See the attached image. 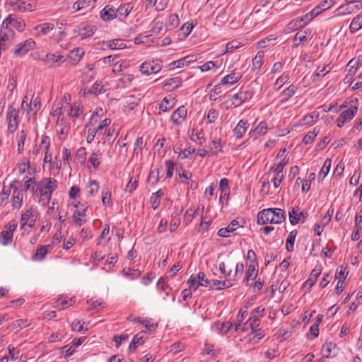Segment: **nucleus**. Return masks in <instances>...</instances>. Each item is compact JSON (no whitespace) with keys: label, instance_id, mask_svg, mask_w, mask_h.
Wrapping results in <instances>:
<instances>
[{"label":"nucleus","instance_id":"f257e3e1","mask_svg":"<svg viewBox=\"0 0 362 362\" xmlns=\"http://www.w3.org/2000/svg\"><path fill=\"white\" fill-rule=\"evenodd\" d=\"M259 324V318H248V320L241 324L239 322L238 324H235L230 321L226 320H219L216 324V329L223 334H226L230 329H234L235 331H246L249 328L252 330V332L254 333L256 332L255 330V326H258Z\"/></svg>","mask_w":362,"mask_h":362},{"label":"nucleus","instance_id":"f03ea898","mask_svg":"<svg viewBox=\"0 0 362 362\" xmlns=\"http://www.w3.org/2000/svg\"><path fill=\"white\" fill-rule=\"evenodd\" d=\"M286 219L285 211L279 208H269L263 209L257 214V224L265 225L267 223L279 224Z\"/></svg>","mask_w":362,"mask_h":362},{"label":"nucleus","instance_id":"7ed1b4c3","mask_svg":"<svg viewBox=\"0 0 362 362\" xmlns=\"http://www.w3.org/2000/svg\"><path fill=\"white\" fill-rule=\"evenodd\" d=\"M57 188V181L50 177L43 178L38 184L35 192L40 194V202L43 204H48L51 199L52 192Z\"/></svg>","mask_w":362,"mask_h":362},{"label":"nucleus","instance_id":"20e7f679","mask_svg":"<svg viewBox=\"0 0 362 362\" xmlns=\"http://www.w3.org/2000/svg\"><path fill=\"white\" fill-rule=\"evenodd\" d=\"M39 213L36 207L33 206H30L25 211L21 214L20 220L21 230L23 231V234L25 233L26 226L30 228L34 227Z\"/></svg>","mask_w":362,"mask_h":362},{"label":"nucleus","instance_id":"39448f33","mask_svg":"<svg viewBox=\"0 0 362 362\" xmlns=\"http://www.w3.org/2000/svg\"><path fill=\"white\" fill-rule=\"evenodd\" d=\"M162 69V62L158 59L146 61L140 66V71L142 74L148 76L159 72Z\"/></svg>","mask_w":362,"mask_h":362},{"label":"nucleus","instance_id":"423d86ee","mask_svg":"<svg viewBox=\"0 0 362 362\" xmlns=\"http://www.w3.org/2000/svg\"><path fill=\"white\" fill-rule=\"evenodd\" d=\"M35 45L36 43L32 38L27 39L15 46L13 54L17 57H23L29 51L34 49Z\"/></svg>","mask_w":362,"mask_h":362},{"label":"nucleus","instance_id":"0eeeda50","mask_svg":"<svg viewBox=\"0 0 362 362\" xmlns=\"http://www.w3.org/2000/svg\"><path fill=\"white\" fill-rule=\"evenodd\" d=\"M7 119L8 131L13 133L17 129L20 122L18 110L16 108H13L12 106L9 107L7 113Z\"/></svg>","mask_w":362,"mask_h":362},{"label":"nucleus","instance_id":"6e6552de","mask_svg":"<svg viewBox=\"0 0 362 362\" xmlns=\"http://www.w3.org/2000/svg\"><path fill=\"white\" fill-rule=\"evenodd\" d=\"M358 107L355 105H351L350 107L344 110L337 119V124L339 127H341L346 122L351 120L356 115Z\"/></svg>","mask_w":362,"mask_h":362},{"label":"nucleus","instance_id":"1a4fd4ad","mask_svg":"<svg viewBox=\"0 0 362 362\" xmlns=\"http://www.w3.org/2000/svg\"><path fill=\"white\" fill-rule=\"evenodd\" d=\"M9 25H11L20 32L23 31L26 26L25 23L23 20L12 14L8 16V17L6 18L3 21L4 28H8Z\"/></svg>","mask_w":362,"mask_h":362},{"label":"nucleus","instance_id":"9d476101","mask_svg":"<svg viewBox=\"0 0 362 362\" xmlns=\"http://www.w3.org/2000/svg\"><path fill=\"white\" fill-rule=\"evenodd\" d=\"M253 93L250 90L240 91L235 94L232 98V105L235 107H239L243 103L252 98Z\"/></svg>","mask_w":362,"mask_h":362},{"label":"nucleus","instance_id":"9b49d317","mask_svg":"<svg viewBox=\"0 0 362 362\" xmlns=\"http://www.w3.org/2000/svg\"><path fill=\"white\" fill-rule=\"evenodd\" d=\"M97 30V28L94 25L81 24L75 30V33L78 32V36L81 40H83L91 37Z\"/></svg>","mask_w":362,"mask_h":362},{"label":"nucleus","instance_id":"f8f14e48","mask_svg":"<svg viewBox=\"0 0 362 362\" xmlns=\"http://www.w3.org/2000/svg\"><path fill=\"white\" fill-rule=\"evenodd\" d=\"M74 298H70L68 296L62 295L57 300L54 302V308L59 310L66 309L75 303Z\"/></svg>","mask_w":362,"mask_h":362},{"label":"nucleus","instance_id":"ddd939ff","mask_svg":"<svg viewBox=\"0 0 362 362\" xmlns=\"http://www.w3.org/2000/svg\"><path fill=\"white\" fill-rule=\"evenodd\" d=\"M249 127L247 120L240 119L233 129V136L236 139H241Z\"/></svg>","mask_w":362,"mask_h":362},{"label":"nucleus","instance_id":"4468645a","mask_svg":"<svg viewBox=\"0 0 362 362\" xmlns=\"http://www.w3.org/2000/svg\"><path fill=\"white\" fill-rule=\"evenodd\" d=\"M334 4L335 0H323L310 12V14L312 17H315L322 11L329 9Z\"/></svg>","mask_w":362,"mask_h":362},{"label":"nucleus","instance_id":"2eb2a0df","mask_svg":"<svg viewBox=\"0 0 362 362\" xmlns=\"http://www.w3.org/2000/svg\"><path fill=\"white\" fill-rule=\"evenodd\" d=\"M242 78V74L233 70L230 74L225 76L221 81V84L231 86L237 83Z\"/></svg>","mask_w":362,"mask_h":362},{"label":"nucleus","instance_id":"dca6fc26","mask_svg":"<svg viewBox=\"0 0 362 362\" xmlns=\"http://www.w3.org/2000/svg\"><path fill=\"white\" fill-rule=\"evenodd\" d=\"M187 109L185 106L179 107L171 115V119L173 123L177 125L181 124L184 120H185L187 117Z\"/></svg>","mask_w":362,"mask_h":362},{"label":"nucleus","instance_id":"f3484780","mask_svg":"<svg viewBox=\"0 0 362 362\" xmlns=\"http://www.w3.org/2000/svg\"><path fill=\"white\" fill-rule=\"evenodd\" d=\"M11 187L14 189L12 196V207L19 209L23 204V194L22 191L18 190L13 184H11Z\"/></svg>","mask_w":362,"mask_h":362},{"label":"nucleus","instance_id":"a211bd4d","mask_svg":"<svg viewBox=\"0 0 362 362\" xmlns=\"http://www.w3.org/2000/svg\"><path fill=\"white\" fill-rule=\"evenodd\" d=\"M239 226V221L234 219L228 225L227 227L219 229L218 231V235L223 238L228 237V233L234 232Z\"/></svg>","mask_w":362,"mask_h":362},{"label":"nucleus","instance_id":"6ab92c4d","mask_svg":"<svg viewBox=\"0 0 362 362\" xmlns=\"http://www.w3.org/2000/svg\"><path fill=\"white\" fill-rule=\"evenodd\" d=\"M132 9L133 6L130 3L121 4L115 10L117 18L118 17L120 21H123V19L126 18L129 16Z\"/></svg>","mask_w":362,"mask_h":362},{"label":"nucleus","instance_id":"aec40b11","mask_svg":"<svg viewBox=\"0 0 362 362\" xmlns=\"http://www.w3.org/2000/svg\"><path fill=\"white\" fill-rule=\"evenodd\" d=\"M288 217L290 223L292 225H296L299 222H304L307 216L303 211L298 213L294 208L288 211Z\"/></svg>","mask_w":362,"mask_h":362},{"label":"nucleus","instance_id":"412c9836","mask_svg":"<svg viewBox=\"0 0 362 362\" xmlns=\"http://www.w3.org/2000/svg\"><path fill=\"white\" fill-rule=\"evenodd\" d=\"M114 7L111 5H107L101 11L100 17L104 21H110L117 18V13Z\"/></svg>","mask_w":362,"mask_h":362},{"label":"nucleus","instance_id":"4be33fe9","mask_svg":"<svg viewBox=\"0 0 362 362\" xmlns=\"http://www.w3.org/2000/svg\"><path fill=\"white\" fill-rule=\"evenodd\" d=\"M34 6L33 4L26 3L22 0H17L12 4L13 10L20 12L32 11Z\"/></svg>","mask_w":362,"mask_h":362},{"label":"nucleus","instance_id":"5701e85b","mask_svg":"<svg viewBox=\"0 0 362 362\" xmlns=\"http://www.w3.org/2000/svg\"><path fill=\"white\" fill-rule=\"evenodd\" d=\"M322 265H317L311 272L310 276L308 280L304 283V286H308L309 288H311L317 281V277L320 275L322 272Z\"/></svg>","mask_w":362,"mask_h":362},{"label":"nucleus","instance_id":"b1692460","mask_svg":"<svg viewBox=\"0 0 362 362\" xmlns=\"http://www.w3.org/2000/svg\"><path fill=\"white\" fill-rule=\"evenodd\" d=\"M296 90L297 87L293 84L284 89L279 95V98H281L280 103L283 104L288 101L296 93Z\"/></svg>","mask_w":362,"mask_h":362},{"label":"nucleus","instance_id":"393cba45","mask_svg":"<svg viewBox=\"0 0 362 362\" xmlns=\"http://www.w3.org/2000/svg\"><path fill=\"white\" fill-rule=\"evenodd\" d=\"M267 129L268 127L267 122L262 121L252 131L250 132V137H253L256 139L259 136L264 135L267 133Z\"/></svg>","mask_w":362,"mask_h":362},{"label":"nucleus","instance_id":"a878e982","mask_svg":"<svg viewBox=\"0 0 362 362\" xmlns=\"http://www.w3.org/2000/svg\"><path fill=\"white\" fill-rule=\"evenodd\" d=\"M258 271L255 269V265L252 263L247 266V269L245 273V277L244 281H245L246 286H251L252 284L250 283V281L255 280L257 276Z\"/></svg>","mask_w":362,"mask_h":362},{"label":"nucleus","instance_id":"bb28decb","mask_svg":"<svg viewBox=\"0 0 362 362\" xmlns=\"http://www.w3.org/2000/svg\"><path fill=\"white\" fill-rule=\"evenodd\" d=\"M64 56L57 55L56 56L52 53H47L44 59L45 62L49 66H58L64 61Z\"/></svg>","mask_w":362,"mask_h":362},{"label":"nucleus","instance_id":"cd10ccee","mask_svg":"<svg viewBox=\"0 0 362 362\" xmlns=\"http://www.w3.org/2000/svg\"><path fill=\"white\" fill-rule=\"evenodd\" d=\"M145 335L146 332L141 331L137 333L132 339L131 344L129 346V349L130 351H135L137 346L140 344H143L145 341Z\"/></svg>","mask_w":362,"mask_h":362},{"label":"nucleus","instance_id":"c85d7f7f","mask_svg":"<svg viewBox=\"0 0 362 362\" xmlns=\"http://www.w3.org/2000/svg\"><path fill=\"white\" fill-rule=\"evenodd\" d=\"M54 28V24L51 23H44L42 24H39L34 27V30L38 31L37 35H46L50 31H52Z\"/></svg>","mask_w":362,"mask_h":362},{"label":"nucleus","instance_id":"c756f323","mask_svg":"<svg viewBox=\"0 0 362 362\" xmlns=\"http://www.w3.org/2000/svg\"><path fill=\"white\" fill-rule=\"evenodd\" d=\"M319 115L318 112L313 111L311 113L305 115L304 117L300 120V124L312 125L315 124L319 117Z\"/></svg>","mask_w":362,"mask_h":362},{"label":"nucleus","instance_id":"7c9ffc66","mask_svg":"<svg viewBox=\"0 0 362 362\" xmlns=\"http://www.w3.org/2000/svg\"><path fill=\"white\" fill-rule=\"evenodd\" d=\"M88 324H86L82 320H75L71 323V329L74 332L85 333L88 330Z\"/></svg>","mask_w":362,"mask_h":362},{"label":"nucleus","instance_id":"2f4dec72","mask_svg":"<svg viewBox=\"0 0 362 362\" xmlns=\"http://www.w3.org/2000/svg\"><path fill=\"white\" fill-rule=\"evenodd\" d=\"M362 28V13L357 15L353 18L349 25V30L355 33Z\"/></svg>","mask_w":362,"mask_h":362},{"label":"nucleus","instance_id":"473e14b6","mask_svg":"<svg viewBox=\"0 0 362 362\" xmlns=\"http://www.w3.org/2000/svg\"><path fill=\"white\" fill-rule=\"evenodd\" d=\"M11 42V35L1 30L0 32V49L5 51L10 47Z\"/></svg>","mask_w":362,"mask_h":362},{"label":"nucleus","instance_id":"72a5a7b5","mask_svg":"<svg viewBox=\"0 0 362 362\" xmlns=\"http://www.w3.org/2000/svg\"><path fill=\"white\" fill-rule=\"evenodd\" d=\"M322 318H317L316 322L310 327L309 332L307 334V337L309 339H314L319 335V325L322 322Z\"/></svg>","mask_w":362,"mask_h":362},{"label":"nucleus","instance_id":"f704fd0d","mask_svg":"<svg viewBox=\"0 0 362 362\" xmlns=\"http://www.w3.org/2000/svg\"><path fill=\"white\" fill-rule=\"evenodd\" d=\"M136 320H138L139 322L144 325L147 331L149 332H154L158 327V322H154L152 318H150L149 320L143 319L142 320H140L139 318H134V321H136Z\"/></svg>","mask_w":362,"mask_h":362},{"label":"nucleus","instance_id":"c9c22d12","mask_svg":"<svg viewBox=\"0 0 362 362\" xmlns=\"http://www.w3.org/2000/svg\"><path fill=\"white\" fill-rule=\"evenodd\" d=\"M51 247L50 245H42L36 250V252L33 256V259L35 261L42 260L48 252V250Z\"/></svg>","mask_w":362,"mask_h":362},{"label":"nucleus","instance_id":"e433bc0d","mask_svg":"<svg viewBox=\"0 0 362 362\" xmlns=\"http://www.w3.org/2000/svg\"><path fill=\"white\" fill-rule=\"evenodd\" d=\"M297 230L291 231L287 237L286 243V249L288 252H291L294 250V243L297 235Z\"/></svg>","mask_w":362,"mask_h":362},{"label":"nucleus","instance_id":"4c0bfd02","mask_svg":"<svg viewBox=\"0 0 362 362\" xmlns=\"http://www.w3.org/2000/svg\"><path fill=\"white\" fill-rule=\"evenodd\" d=\"M264 57L263 52L259 51L255 57L252 59V70L258 71L262 65V58Z\"/></svg>","mask_w":362,"mask_h":362},{"label":"nucleus","instance_id":"58836bf2","mask_svg":"<svg viewBox=\"0 0 362 362\" xmlns=\"http://www.w3.org/2000/svg\"><path fill=\"white\" fill-rule=\"evenodd\" d=\"M21 107V110L27 114H30V112L34 111V108L32 107L31 100L30 99L29 93H27L26 95L23 98Z\"/></svg>","mask_w":362,"mask_h":362},{"label":"nucleus","instance_id":"ea45409f","mask_svg":"<svg viewBox=\"0 0 362 362\" xmlns=\"http://www.w3.org/2000/svg\"><path fill=\"white\" fill-rule=\"evenodd\" d=\"M193 58V56H187L179 60L175 61L170 64L173 65L172 69L181 68L184 67L185 66L189 65L192 62L194 61Z\"/></svg>","mask_w":362,"mask_h":362},{"label":"nucleus","instance_id":"a19ab883","mask_svg":"<svg viewBox=\"0 0 362 362\" xmlns=\"http://www.w3.org/2000/svg\"><path fill=\"white\" fill-rule=\"evenodd\" d=\"M102 153L98 151L93 152L88 158V162L93 165L95 169H98L101 160Z\"/></svg>","mask_w":362,"mask_h":362},{"label":"nucleus","instance_id":"79ce46f5","mask_svg":"<svg viewBox=\"0 0 362 362\" xmlns=\"http://www.w3.org/2000/svg\"><path fill=\"white\" fill-rule=\"evenodd\" d=\"M233 285L232 280L228 281H218V280H213L212 281V288H216V290H221L225 288H230Z\"/></svg>","mask_w":362,"mask_h":362},{"label":"nucleus","instance_id":"37998d69","mask_svg":"<svg viewBox=\"0 0 362 362\" xmlns=\"http://www.w3.org/2000/svg\"><path fill=\"white\" fill-rule=\"evenodd\" d=\"M18 151L22 153L24 150V144L26 139V133L24 130H21L17 134Z\"/></svg>","mask_w":362,"mask_h":362},{"label":"nucleus","instance_id":"c03bdc74","mask_svg":"<svg viewBox=\"0 0 362 362\" xmlns=\"http://www.w3.org/2000/svg\"><path fill=\"white\" fill-rule=\"evenodd\" d=\"M138 182L139 175H137L134 178L132 177L126 186L125 192H128L129 194H132V192L137 188Z\"/></svg>","mask_w":362,"mask_h":362},{"label":"nucleus","instance_id":"a18cd8bd","mask_svg":"<svg viewBox=\"0 0 362 362\" xmlns=\"http://www.w3.org/2000/svg\"><path fill=\"white\" fill-rule=\"evenodd\" d=\"M182 84V80L180 77L168 78L165 81L164 86L170 87L173 90L177 88Z\"/></svg>","mask_w":362,"mask_h":362},{"label":"nucleus","instance_id":"49530a36","mask_svg":"<svg viewBox=\"0 0 362 362\" xmlns=\"http://www.w3.org/2000/svg\"><path fill=\"white\" fill-rule=\"evenodd\" d=\"M210 152L213 156H217L218 153L222 151V146L218 140H212L209 143Z\"/></svg>","mask_w":362,"mask_h":362},{"label":"nucleus","instance_id":"de8ad7c7","mask_svg":"<svg viewBox=\"0 0 362 362\" xmlns=\"http://www.w3.org/2000/svg\"><path fill=\"white\" fill-rule=\"evenodd\" d=\"M288 163V160H283L280 161L278 164H275L274 165L272 166L269 170V173H279L281 174H284V168Z\"/></svg>","mask_w":362,"mask_h":362},{"label":"nucleus","instance_id":"09e8293b","mask_svg":"<svg viewBox=\"0 0 362 362\" xmlns=\"http://www.w3.org/2000/svg\"><path fill=\"white\" fill-rule=\"evenodd\" d=\"M331 165H332V160L330 158H327L325 162H324V164L319 173V175L320 176H322V179H324L328 174V173L329 172L330 170V168H331Z\"/></svg>","mask_w":362,"mask_h":362},{"label":"nucleus","instance_id":"8fccbe9b","mask_svg":"<svg viewBox=\"0 0 362 362\" xmlns=\"http://www.w3.org/2000/svg\"><path fill=\"white\" fill-rule=\"evenodd\" d=\"M107 47L111 49H117L125 47V45L122 40L116 39L109 40L107 42Z\"/></svg>","mask_w":362,"mask_h":362},{"label":"nucleus","instance_id":"3c124183","mask_svg":"<svg viewBox=\"0 0 362 362\" xmlns=\"http://www.w3.org/2000/svg\"><path fill=\"white\" fill-rule=\"evenodd\" d=\"M336 344L332 342L326 343L322 346V350L325 351V356L326 358H332L334 356V354H332V349L336 347Z\"/></svg>","mask_w":362,"mask_h":362},{"label":"nucleus","instance_id":"603ef678","mask_svg":"<svg viewBox=\"0 0 362 362\" xmlns=\"http://www.w3.org/2000/svg\"><path fill=\"white\" fill-rule=\"evenodd\" d=\"M122 272L125 276L129 277L131 279L138 278L141 274L139 269H134L130 268H128L127 269L125 268L123 269Z\"/></svg>","mask_w":362,"mask_h":362},{"label":"nucleus","instance_id":"864d4df0","mask_svg":"<svg viewBox=\"0 0 362 362\" xmlns=\"http://www.w3.org/2000/svg\"><path fill=\"white\" fill-rule=\"evenodd\" d=\"M174 105L166 97H165L159 105V109L163 112H168L170 110Z\"/></svg>","mask_w":362,"mask_h":362},{"label":"nucleus","instance_id":"5fc2aeb1","mask_svg":"<svg viewBox=\"0 0 362 362\" xmlns=\"http://www.w3.org/2000/svg\"><path fill=\"white\" fill-rule=\"evenodd\" d=\"M199 69L202 72L208 71L210 70H216L218 69V66L216 64V62L214 61H209L204 64L199 66Z\"/></svg>","mask_w":362,"mask_h":362},{"label":"nucleus","instance_id":"6e6d98bb","mask_svg":"<svg viewBox=\"0 0 362 362\" xmlns=\"http://www.w3.org/2000/svg\"><path fill=\"white\" fill-rule=\"evenodd\" d=\"M191 139L193 141H194L197 144H198L199 145H202V143L205 141V138H204V134L202 132H194V129L192 130V136H191Z\"/></svg>","mask_w":362,"mask_h":362},{"label":"nucleus","instance_id":"4d7b16f0","mask_svg":"<svg viewBox=\"0 0 362 362\" xmlns=\"http://www.w3.org/2000/svg\"><path fill=\"white\" fill-rule=\"evenodd\" d=\"M179 25V17L177 14L173 13L169 16L167 21V26L175 28Z\"/></svg>","mask_w":362,"mask_h":362},{"label":"nucleus","instance_id":"13d9d810","mask_svg":"<svg viewBox=\"0 0 362 362\" xmlns=\"http://www.w3.org/2000/svg\"><path fill=\"white\" fill-rule=\"evenodd\" d=\"M358 65V62L355 61L354 59H351L346 65V68L348 69L349 74L350 76H354L356 74L357 70V67Z\"/></svg>","mask_w":362,"mask_h":362},{"label":"nucleus","instance_id":"bf43d9fd","mask_svg":"<svg viewBox=\"0 0 362 362\" xmlns=\"http://www.w3.org/2000/svg\"><path fill=\"white\" fill-rule=\"evenodd\" d=\"M2 237V241L1 243L4 245H10L12 243L13 240V234L3 230L1 233Z\"/></svg>","mask_w":362,"mask_h":362},{"label":"nucleus","instance_id":"052dcab7","mask_svg":"<svg viewBox=\"0 0 362 362\" xmlns=\"http://www.w3.org/2000/svg\"><path fill=\"white\" fill-rule=\"evenodd\" d=\"M98 182L96 180H91L90 182L89 186L88 187V194L90 196H93L95 193L98 192Z\"/></svg>","mask_w":362,"mask_h":362},{"label":"nucleus","instance_id":"680f3d73","mask_svg":"<svg viewBox=\"0 0 362 362\" xmlns=\"http://www.w3.org/2000/svg\"><path fill=\"white\" fill-rule=\"evenodd\" d=\"M133 79L134 76L132 75L124 76L118 80V86L124 88L127 87L130 85Z\"/></svg>","mask_w":362,"mask_h":362},{"label":"nucleus","instance_id":"e2e57ef3","mask_svg":"<svg viewBox=\"0 0 362 362\" xmlns=\"http://www.w3.org/2000/svg\"><path fill=\"white\" fill-rule=\"evenodd\" d=\"M82 112H83V107H81L79 105H76L75 104L74 106L71 107V108L70 110L69 116L71 117L78 118L80 117V115L82 114Z\"/></svg>","mask_w":362,"mask_h":362},{"label":"nucleus","instance_id":"0e129e2a","mask_svg":"<svg viewBox=\"0 0 362 362\" xmlns=\"http://www.w3.org/2000/svg\"><path fill=\"white\" fill-rule=\"evenodd\" d=\"M152 179H153V181L151 182L152 185H156L158 182L159 180H160L158 169H156V170H151L150 172L147 180H148V182H151Z\"/></svg>","mask_w":362,"mask_h":362},{"label":"nucleus","instance_id":"69168bd1","mask_svg":"<svg viewBox=\"0 0 362 362\" xmlns=\"http://www.w3.org/2000/svg\"><path fill=\"white\" fill-rule=\"evenodd\" d=\"M310 34V32L308 30L299 31L296 34L294 37V41L299 40L300 42H304L307 40Z\"/></svg>","mask_w":362,"mask_h":362},{"label":"nucleus","instance_id":"338daca9","mask_svg":"<svg viewBox=\"0 0 362 362\" xmlns=\"http://www.w3.org/2000/svg\"><path fill=\"white\" fill-rule=\"evenodd\" d=\"M318 132H315V129L313 131H310L303 139V143L305 144H309L312 143L316 136L317 135Z\"/></svg>","mask_w":362,"mask_h":362},{"label":"nucleus","instance_id":"774afa93","mask_svg":"<svg viewBox=\"0 0 362 362\" xmlns=\"http://www.w3.org/2000/svg\"><path fill=\"white\" fill-rule=\"evenodd\" d=\"M288 79V74H284L283 75L279 76L274 83L275 88L276 90L280 89L283 86V85L287 82Z\"/></svg>","mask_w":362,"mask_h":362}]
</instances>
